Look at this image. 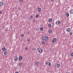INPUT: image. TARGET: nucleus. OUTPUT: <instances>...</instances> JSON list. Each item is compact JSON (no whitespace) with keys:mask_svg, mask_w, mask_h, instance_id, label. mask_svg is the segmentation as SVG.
<instances>
[{"mask_svg":"<svg viewBox=\"0 0 73 73\" xmlns=\"http://www.w3.org/2000/svg\"><path fill=\"white\" fill-rule=\"evenodd\" d=\"M49 38L47 36H44L42 38V40L43 41H47Z\"/></svg>","mask_w":73,"mask_h":73,"instance_id":"nucleus-1","label":"nucleus"},{"mask_svg":"<svg viewBox=\"0 0 73 73\" xmlns=\"http://www.w3.org/2000/svg\"><path fill=\"white\" fill-rule=\"evenodd\" d=\"M37 50H38L39 52L40 53H42L43 52V50L41 49L39 47L37 48Z\"/></svg>","mask_w":73,"mask_h":73,"instance_id":"nucleus-2","label":"nucleus"},{"mask_svg":"<svg viewBox=\"0 0 73 73\" xmlns=\"http://www.w3.org/2000/svg\"><path fill=\"white\" fill-rule=\"evenodd\" d=\"M60 23L61 22H60V21H58L55 23V24L56 25H60Z\"/></svg>","mask_w":73,"mask_h":73,"instance_id":"nucleus-3","label":"nucleus"},{"mask_svg":"<svg viewBox=\"0 0 73 73\" xmlns=\"http://www.w3.org/2000/svg\"><path fill=\"white\" fill-rule=\"evenodd\" d=\"M39 64H41V63H40V62H36L35 63V65H39Z\"/></svg>","mask_w":73,"mask_h":73,"instance_id":"nucleus-4","label":"nucleus"},{"mask_svg":"<svg viewBox=\"0 0 73 73\" xmlns=\"http://www.w3.org/2000/svg\"><path fill=\"white\" fill-rule=\"evenodd\" d=\"M57 41V39L56 38H54L52 40V42L53 43H54V42H56Z\"/></svg>","mask_w":73,"mask_h":73,"instance_id":"nucleus-5","label":"nucleus"},{"mask_svg":"<svg viewBox=\"0 0 73 73\" xmlns=\"http://www.w3.org/2000/svg\"><path fill=\"white\" fill-rule=\"evenodd\" d=\"M23 60V56H20L18 58L19 61H21V60Z\"/></svg>","mask_w":73,"mask_h":73,"instance_id":"nucleus-6","label":"nucleus"},{"mask_svg":"<svg viewBox=\"0 0 73 73\" xmlns=\"http://www.w3.org/2000/svg\"><path fill=\"white\" fill-rule=\"evenodd\" d=\"M18 60V58L17 57V56H15L14 57V60L16 61H17V60Z\"/></svg>","mask_w":73,"mask_h":73,"instance_id":"nucleus-7","label":"nucleus"},{"mask_svg":"<svg viewBox=\"0 0 73 73\" xmlns=\"http://www.w3.org/2000/svg\"><path fill=\"white\" fill-rule=\"evenodd\" d=\"M70 14H73V9H72L70 11Z\"/></svg>","mask_w":73,"mask_h":73,"instance_id":"nucleus-8","label":"nucleus"},{"mask_svg":"<svg viewBox=\"0 0 73 73\" xmlns=\"http://www.w3.org/2000/svg\"><path fill=\"white\" fill-rule=\"evenodd\" d=\"M38 12H41V9L40 7L38 8Z\"/></svg>","mask_w":73,"mask_h":73,"instance_id":"nucleus-9","label":"nucleus"},{"mask_svg":"<svg viewBox=\"0 0 73 73\" xmlns=\"http://www.w3.org/2000/svg\"><path fill=\"white\" fill-rule=\"evenodd\" d=\"M60 66V64H57V67L58 68H59Z\"/></svg>","mask_w":73,"mask_h":73,"instance_id":"nucleus-10","label":"nucleus"},{"mask_svg":"<svg viewBox=\"0 0 73 73\" xmlns=\"http://www.w3.org/2000/svg\"><path fill=\"white\" fill-rule=\"evenodd\" d=\"M66 30L68 32H70V29L69 28H67L66 29Z\"/></svg>","mask_w":73,"mask_h":73,"instance_id":"nucleus-11","label":"nucleus"},{"mask_svg":"<svg viewBox=\"0 0 73 73\" xmlns=\"http://www.w3.org/2000/svg\"><path fill=\"white\" fill-rule=\"evenodd\" d=\"M7 53H8V52L7 51H5L4 53V55H6Z\"/></svg>","mask_w":73,"mask_h":73,"instance_id":"nucleus-12","label":"nucleus"},{"mask_svg":"<svg viewBox=\"0 0 73 73\" xmlns=\"http://www.w3.org/2000/svg\"><path fill=\"white\" fill-rule=\"evenodd\" d=\"M22 65H23V63H20L18 64V65L20 66H22Z\"/></svg>","mask_w":73,"mask_h":73,"instance_id":"nucleus-13","label":"nucleus"},{"mask_svg":"<svg viewBox=\"0 0 73 73\" xmlns=\"http://www.w3.org/2000/svg\"><path fill=\"white\" fill-rule=\"evenodd\" d=\"M3 4H4V3L3 2H0V6H3Z\"/></svg>","mask_w":73,"mask_h":73,"instance_id":"nucleus-14","label":"nucleus"},{"mask_svg":"<svg viewBox=\"0 0 73 73\" xmlns=\"http://www.w3.org/2000/svg\"><path fill=\"white\" fill-rule=\"evenodd\" d=\"M42 43L43 45H45V42L44 41H43L42 42Z\"/></svg>","mask_w":73,"mask_h":73,"instance_id":"nucleus-15","label":"nucleus"},{"mask_svg":"<svg viewBox=\"0 0 73 73\" xmlns=\"http://www.w3.org/2000/svg\"><path fill=\"white\" fill-rule=\"evenodd\" d=\"M66 16L67 17H69V14L68 13H66Z\"/></svg>","mask_w":73,"mask_h":73,"instance_id":"nucleus-16","label":"nucleus"},{"mask_svg":"<svg viewBox=\"0 0 73 73\" xmlns=\"http://www.w3.org/2000/svg\"><path fill=\"white\" fill-rule=\"evenodd\" d=\"M43 29H44V28L42 27H41L40 28V30L41 31H43Z\"/></svg>","mask_w":73,"mask_h":73,"instance_id":"nucleus-17","label":"nucleus"},{"mask_svg":"<svg viewBox=\"0 0 73 73\" xmlns=\"http://www.w3.org/2000/svg\"><path fill=\"white\" fill-rule=\"evenodd\" d=\"M51 26H52V25H51V24H49L48 25V27H51Z\"/></svg>","mask_w":73,"mask_h":73,"instance_id":"nucleus-18","label":"nucleus"},{"mask_svg":"<svg viewBox=\"0 0 73 73\" xmlns=\"http://www.w3.org/2000/svg\"><path fill=\"white\" fill-rule=\"evenodd\" d=\"M52 19H50L48 20L49 22H52Z\"/></svg>","mask_w":73,"mask_h":73,"instance_id":"nucleus-19","label":"nucleus"},{"mask_svg":"<svg viewBox=\"0 0 73 73\" xmlns=\"http://www.w3.org/2000/svg\"><path fill=\"white\" fill-rule=\"evenodd\" d=\"M2 50H3V51H4V50H5V48L3 47L2 48Z\"/></svg>","mask_w":73,"mask_h":73,"instance_id":"nucleus-20","label":"nucleus"},{"mask_svg":"<svg viewBox=\"0 0 73 73\" xmlns=\"http://www.w3.org/2000/svg\"><path fill=\"white\" fill-rule=\"evenodd\" d=\"M24 36V34H21L20 35L21 37H23Z\"/></svg>","mask_w":73,"mask_h":73,"instance_id":"nucleus-21","label":"nucleus"},{"mask_svg":"<svg viewBox=\"0 0 73 73\" xmlns=\"http://www.w3.org/2000/svg\"><path fill=\"white\" fill-rule=\"evenodd\" d=\"M52 30H49L48 31V32L49 33H52Z\"/></svg>","mask_w":73,"mask_h":73,"instance_id":"nucleus-22","label":"nucleus"},{"mask_svg":"<svg viewBox=\"0 0 73 73\" xmlns=\"http://www.w3.org/2000/svg\"><path fill=\"white\" fill-rule=\"evenodd\" d=\"M70 55L71 56H72V57H73V53H70Z\"/></svg>","mask_w":73,"mask_h":73,"instance_id":"nucleus-23","label":"nucleus"},{"mask_svg":"<svg viewBox=\"0 0 73 73\" xmlns=\"http://www.w3.org/2000/svg\"><path fill=\"white\" fill-rule=\"evenodd\" d=\"M48 66H51V64H50V62H49L48 64Z\"/></svg>","mask_w":73,"mask_h":73,"instance_id":"nucleus-24","label":"nucleus"},{"mask_svg":"<svg viewBox=\"0 0 73 73\" xmlns=\"http://www.w3.org/2000/svg\"><path fill=\"white\" fill-rule=\"evenodd\" d=\"M36 18H38V15H36Z\"/></svg>","mask_w":73,"mask_h":73,"instance_id":"nucleus-25","label":"nucleus"},{"mask_svg":"<svg viewBox=\"0 0 73 73\" xmlns=\"http://www.w3.org/2000/svg\"><path fill=\"white\" fill-rule=\"evenodd\" d=\"M19 1L21 3H22V2H23V0H19Z\"/></svg>","mask_w":73,"mask_h":73,"instance_id":"nucleus-26","label":"nucleus"},{"mask_svg":"<svg viewBox=\"0 0 73 73\" xmlns=\"http://www.w3.org/2000/svg\"><path fill=\"white\" fill-rule=\"evenodd\" d=\"M70 35H72V32H70Z\"/></svg>","mask_w":73,"mask_h":73,"instance_id":"nucleus-27","label":"nucleus"},{"mask_svg":"<svg viewBox=\"0 0 73 73\" xmlns=\"http://www.w3.org/2000/svg\"><path fill=\"white\" fill-rule=\"evenodd\" d=\"M27 41L28 42H29L30 41V39H27Z\"/></svg>","mask_w":73,"mask_h":73,"instance_id":"nucleus-28","label":"nucleus"},{"mask_svg":"<svg viewBox=\"0 0 73 73\" xmlns=\"http://www.w3.org/2000/svg\"><path fill=\"white\" fill-rule=\"evenodd\" d=\"M32 49H33V50H35V48L34 47H33V48H32Z\"/></svg>","mask_w":73,"mask_h":73,"instance_id":"nucleus-29","label":"nucleus"},{"mask_svg":"<svg viewBox=\"0 0 73 73\" xmlns=\"http://www.w3.org/2000/svg\"><path fill=\"white\" fill-rule=\"evenodd\" d=\"M3 12L1 11H0V14H2Z\"/></svg>","mask_w":73,"mask_h":73,"instance_id":"nucleus-30","label":"nucleus"},{"mask_svg":"<svg viewBox=\"0 0 73 73\" xmlns=\"http://www.w3.org/2000/svg\"><path fill=\"white\" fill-rule=\"evenodd\" d=\"M30 17H31V18L32 19V18H33V17L32 16H31Z\"/></svg>","mask_w":73,"mask_h":73,"instance_id":"nucleus-31","label":"nucleus"},{"mask_svg":"<svg viewBox=\"0 0 73 73\" xmlns=\"http://www.w3.org/2000/svg\"><path fill=\"white\" fill-rule=\"evenodd\" d=\"M25 49H26V50H28V48H27V47H26V48H25Z\"/></svg>","mask_w":73,"mask_h":73,"instance_id":"nucleus-32","label":"nucleus"},{"mask_svg":"<svg viewBox=\"0 0 73 73\" xmlns=\"http://www.w3.org/2000/svg\"><path fill=\"white\" fill-rule=\"evenodd\" d=\"M46 65H48V62H46Z\"/></svg>","mask_w":73,"mask_h":73,"instance_id":"nucleus-33","label":"nucleus"},{"mask_svg":"<svg viewBox=\"0 0 73 73\" xmlns=\"http://www.w3.org/2000/svg\"><path fill=\"white\" fill-rule=\"evenodd\" d=\"M27 34L29 35V32H28Z\"/></svg>","mask_w":73,"mask_h":73,"instance_id":"nucleus-34","label":"nucleus"},{"mask_svg":"<svg viewBox=\"0 0 73 73\" xmlns=\"http://www.w3.org/2000/svg\"><path fill=\"white\" fill-rule=\"evenodd\" d=\"M51 1H52V2H53L54 1V0H51Z\"/></svg>","mask_w":73,"mask_h":73,"instance_id":"nucleus-35","label":"nucleus"},{"mask_svg":"<svg viewBox=\"0 0 73 73\" xmlns=\"http://www.w3.org/2000/svg\"><path fill=\"white\" fill-rule=\"evenodd\" d=\"M33 21L34 23H35V20H33Z\"/></svg>","mask_w":73,"mask_h":73,"instance_id":"nucleus-36","label":"nucleus"},{"mask_svg":"<svg viewBox=\"0 0 73 73\" xmlns=\"http://www.w3.org/2000/svg\"><path fill=\"white\" fill-rule=\"evenodd\" d=\"M18 9H19V10H20V8L19 7Z\"/></svg>","mask_w":73,"mask_h":73,"instance_id":"nucleus-37","label":"nucleus"},{"mask_svg":"<svg viewBox=\"0 0 73 73\" xmlns=\"http://www.w3.org/2000/svg\"><path fill=\"white\" fill-rule=\"evenodd\" d=\"M15 73H19V72H15Z\"/></svg>","mask_w":73,"mask_h":73,"instance_id":"nucleus-38","label":"nucleus"},{"mask_svg":"<svg viewBox=\"0 0 73 73\" xmlns=\"http://www.w3.org/2000/svg\"><path fill=\"white\" fill-rule=\"evenodd\" d=\"M8 31V30L7 29H6L5 30V31Z\"/></svg>","mask_w":73,"mask_h":73,"instance_id":"nucleus-39","label":"nucleus"},{"mask_svg":"<svg viewBox=\"0 0 73 73\" xmlns=\"http://www.w3.org/2000/svg\"><path fill=\"white\" fill-rule=\"evenodd\" d=\"M36 29H38V28H37Z\"/></svg>","mask_w":73,"mask_h":73,"instance_id":"nucleus-40","label":"nucleus"}]
</instances>
